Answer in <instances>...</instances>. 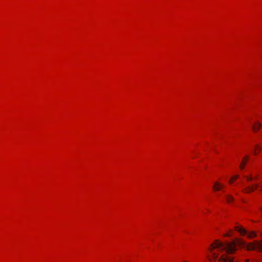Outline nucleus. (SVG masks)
<instances>
[{
  "mask_svg": "<svg viewBox=\"0 0 262 262\" xmlns=\"http://www.w3.org/2000/svg\"><path fill=\"white\" fill-rule=\"evenodd\" d=\"M259 235L262 236V231H258ZM236 245L243 247L248 250H257L260 251L262 250V239L261 241H255L253 243L247 244L244 241L236 239L235 242L223 243L219 240H216L210 245V252L212 257L210 259L211 262L218 260L219 262H234L233 257L229 256L226 254L222 255L219 257V253L213 251L215 249H217L220 252L225 251L228 254H232L236 250Z\"/></svg>",
  "mask_w": 262,
  "mask_h": 262,
  "instance_id": "nucleus-1",
  "label": "nucleus"
},
{
  "mask_svg": "<svg viewBox=\"0 0 262 262\" xmlns=\"http://www.w3.org/2000/svg\"><path fill=\"white\" fill-rule=\"evenodd\" d=\"M258 186L259 184L258 183H254L252 185L246 187L243 191L246 193L253 192L255 189H257Z\"/></svg>",
  "mask_w": 262,
  "mask_h": 262,
  "instance_id": "nucleus-2",
  "label": "nucleus"
},
{
  "mask_svg": "<svg viewBox=\"0 0 262 262\" xmlns=\"http://www.w3.org/2000/svg\"><path fill=\"white\" fill-rule=\"evenodd\" d=\"M224 185H223L222 184L220 183L219 182H216L214 183L213 186V189L215 191H219L220 190H221L224 187Z\"/></svg>",
  "mask_w": 262,
  "mask_h": 262,
  "instance_id": "nucleus-3",
  "label": "nucleus"
},
{
  "mask_svg": "<svg viewBox=\"0 0 262 262\" xmlns=\"http://www.w3.org/2000/svg\"><path fill=\"white\" fill-rule=\"evenodd\" d=\"M234 228L235 230L239 232L242 235H245L247 233L246 230L240 226H236L234 227Z\"/></svg>",
  "mask_w": 262,
  "mask_h": 262,
  "instance_id": "nucleus-4",
  "label": "nucleus"
},
{
  "mask_svg": "<svg viewBox=\"0 0 262 262\" xmlns=\"http://www.w3.org/2000/svg\"><path fill=\"white\" fill-rule=\"evenodd\" d=\"M248 160V157L247 156H246L244 158V159H243V160L239 165L240 168L241 169H243L244 168Z\"/></svg>",
  "mask_w": 262,
  "mask_h": 262,
  "instance_id": "nucleus-5",
  "label": "nucleus"
},
{
  "mask_svg": "<svg viewBox=\"0 0 262 262\" xmlns=\"http://www.w3.org/2000/svg\"><path fill=\"white\" fill-rule=\"evenodd\" d=\"M261 125L260 123L256 122L252 125L253 130L254 132H257L261 127Z\"/></svg>",
  "mask_w": 262,
  "mask_h": 262,
  "instance_id": "nucleus-6",
  "label": "nucleus"
},
{
  "mask_svg": "<svg viewBox=\"0 0 262 262\" xmlns=\"http://www.w3.org/2000/svg\"><path fill=\"white\" fill-rule=\"evenodd\" d=\"M225 199H226V200L227 202L228 203H232L233 201V200H234L233 197L232 195H231L225 194Z\"/></svg>",
  "mask_w": 262,
  "mask_h": 262,
  "instance_id": "nucleus-7",
  "label": "nucleus"
},
{
  "mask_svg": "<svg viewBox=\"0 0 262 262\" xmlns=\"http://www.w3.org/2000/svg\"><path fill=\"white\" fill-rule=\"evenodd\" d=\"M257 236V234L254 231H251L248 234V237L249 238H254Z\"/></svg>",
  "mask_w": 262,
  "mask_h": 262,
  "instance_id": "nucleus-8",
  "label": "nucleus"
},
{
  "mask_svg": "<svg viewBox=\"0 0 262 262\" xmlns=\"http://www.w3.org/2000/svg\"><path fill=\"white\" fill-rule=\"evenodd\" d=\"M260 150L261 147L258 145H255L254 151V155H257Z\"/></svg>",
  "mask_w": 262,
  "mask_h": 262,
  "instance_id": "nucleus-9",
  "label": "nucleus"
},
{
  "mask_svg": "<svg viewBox=\"0 0 262 262\" xmlns=\"http://www.w3.org/2000/svg\"><path fill=\"white\" fill-rule=\"evenodd\" d=\"M238 175H236L232 177L229 180V183L230 184H232L235 180H236L238 178Z\"/></svg>",
  "mask_w": 262,
  "mask_h": 262,
  "instance_id": "nucleus-10",
  "label": "nucleus"
},
{
  "mask_svg": "<svg viewBox=\"0 0 262 262\" xmlns=\"http://www.w3.org/2000/svg\"><path fill=\"white\" fill-rule=\"evenodd\" d=\"M257 177H252V176H250V177H247V180L248 181H251L252 180H255L257 179Z\"/></svg>",
  "mask_w": 262,
  "mask_h": 262,
  "instance_id": "nucleus-11",
  "label": "nucleus"
},
{
  "mask_svg": "<svg viewBox=\"0 0 262 262\" xmlns=\"http://www.w3.org/2000/svg\"><path fill=\"white\" fill-rule=\"evenodd\" d=\"M229 235H229V234H225V236H229Z\"/></svg>",
  "mask_w": 262,
  "mask_h": 262,
  "instance_id": "nucleus-12",
  "label": "nucleus"
}]
</instances>
